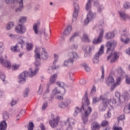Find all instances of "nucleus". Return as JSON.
<instances>
[{"mask_svg": "<svg viewBox=\"0 0 130 130\" xmlns=\"http://www.w3.org/2000/svg\"><path fill=\"white\" fill-rule=\"evenodd\" d=\"M90 105V100L88 99V91H86L84 97L82 99V108L84 111V114L81 115L82 120L84 124H87L89 120V116L92 112V108L90 107H88L87 110V107Z\"/></svg>", "mask_w": 130, "mask_h": 130, "instance_id": "obj_1", "label": "nucleus"}, {"mask_svg": "<svg viewBox=\"0 0 130 130\" xmlns=\"http://www.w3.org/2000/svg\"><path fill=\"white\" fill-rule=\"evenodd\" d=\"M116 44H117V43L115 41L108 42L106 44L107 47V53L110 54L107 57V60L111 59L110 62L112 63L115 62L119 57V53L117 52H114L113 53V50H114V48L116 47Z\"/></svg>", "mask_w": 130, "mask_h": 130, "instance_id": "obj_2", "label": "nucleus"}, {"mask_svg": "<svg viewBox=\"0 0 130 130\" xmlns=\"http://www.w3.org/2000/svg\"><path fill=\"white\" fill-rule=\"evenodd\" d=\"M39 71V68H37L35 71H32V69H29V72L24 71L18 76V82L19 84H24L26 82V77H30L32 78L34 77Z\"/></svg>", "mask_w": 130, "mask_h": 130, "instance_id": "obj_3", "label": "nucleus"}, {"mask_svg": "<svg viewBox=\"0 0 130 130\" xmlns=\"http://www.w3.org/2000/svg\"><path fill=\"white\" fill-rule=\"evenodd\" d=\"M105 80L106 85L111 86V91H113L117 86H119L121 83V78L120 77H118L116 78V82H115V80H114V78L111 75H109Z\"/></svg>", "mask_w": 130, "mask_h": 130, "instance_id": "obj_4", "label": "nucleus"}, {"mask_svg": "<svg viewBox=\"0 0 130 130\" xmlns=\"http://www.w3.org/2000/svg\"><path fill=\"white\" fill-rule=\"evenodd\" d=\"M67 56L69 59L66 61V67H67V68H72L74 64L75 60L78 59L79 57L78 53H76V52L73 51L69 52L67 55Z\"/></svg>", "mask_w": 130, "mask_h": 130, "instance_id": "obj_5", "label": "nucleus"}, {"mask_svg": "<svg viewBox=\"0 0 130 130\" xmlns=\"http://www.w3.org/2000/svg\"><path fill=\"white\" fill-rule=\"evenodd\" d=\"M100 99L102 100L103 102L100 103L99 109L100 111H105V110H106L107 105H108V104L109 105H110L111 100H108L107 98H104L103 95H100Z\"/></svg>", "mask_w": 130, "mask_h": 130, "instance_id": "obj_6", "label": "nucleus"}, {"mask_svg": "<svg viewBox=\"0 0 130 130\" xmlns=\"http://www.w3.org/2000/svg\"><path fill=\"white\" fill-rule=\"evenodd\" d=\"M123 32L124 34L121 36L120 40L125 44H129L130 42L129 33L126 29H125Z\"/></svg>", "mask_w": 130, "mask_h": 130, "instance_id": "obj_7", "label": "nucleus"}, {"mask_svg": "<svg viewBox=\"0 0 130 130\" xmlns=\"http://www.w3.org/2000/svg\"><path fill=\"white\" fill-rule=\"evenodd\" d=\"M73 7L74 8V11L73 14L72 21L75 22V21H77V19H78V17L79 16V10H80V7L79 6V4H78V3L76 2L74 3Z\"/></svg>", "mask_w": 130, "mask_h": 130, "instance_id": "obj_8", "label": "nucleus"}, {"mask_svg": "<svg viewBox=\"0 0 130 130\" xmlns=\"http://www.w3.org/2000/svg\"><path fill=\"white\" fill-rule=\"evenodd\" d=\"M104 53V46L102 45L100 47L98 52L96 53L93 58V62L94 63H98L99 62V56Z\"/></svg>", "mask_w": 130, "mask_h": 130, "instance_id": "obj_9", "label": "nucleus"}, {"mask_svg": "<svg viewBox=\"0 0 130 130\" xmlns=\"http://www.w3.org/2000/svg\"><path fill=\"white\" fill-rule=\"evenodd\" d=\"M104 35V29H101L100 34L97 38H94L92 43L93 44H100L102 42V39H103V35Z\"/></svg>", "mask_w": 130, "mask_h": 130, "instance_id": "obj_10", "label": "nucleus"}, {"mask_svg": "<svg viewBox=\"0 0 130 130\" xmlns=\"http://www.w3.org/2000/svg\"><path fill=\"white\" fill-rule=\"evenodd\" d=\"M0 62L5 68H7L8 70H11V61L4 59V57L2 54H0Z\"/></svg>", "mask_w": 130, "mask_h": 130, "instance_id": "obj_11", "label": "nucleus"}, {"mask_svg": "<svg viewBox=\"0 0 130 130\" xmlns=\"http://www.w3.org/2000/svg\"><path fill=\"white\" fill-rule=\"evenodd\" d=\"M60 119V117L57 116L56 118H53L52 120L49 121V124L51 125V127L53 128L56 127L58 125V122H59V120Z\"/></svg>", "mask_w": 130, "mask_h": 130, "instance_id": "obj_12", "label": "nucleus"}, {"mask_svg": "<svg viewBox=\"0 0 130 130\" xmlns=\"http://www.w3.org/2000/svg\"><path fill=\"white\" fill-rule=\"evenodd\" d=\"M15 31L19 34H23L26 32V28L22 24H18L15 28Z\"/></svg>", "mask_w": 130, "mask_h": 130, "instance_id": "obj_13", "label": "nucleus"}, {"mask_svg": "<svg viewBox=\"0 0 130 130\" xmlns=\"http://www.w3.org/2000/svg\"><path fill=\"white\" fill-rule=\"evenodd\" d=\"M93 17H94V14H93V12H91V11H90L87 14L86 19L84 20V25H88L89 22L93 20Z\"/></svg>", "mask_w": 130, "mask_h": 130, "instance_id": "obj_14", "label": "nucleus"}, {"mask_svg": "<svg viewBox=\"0 0 130 130\" xmlns=\"http://www.w3.org/2000/svg\"><path fill=\"white\" fill-rule=\"evenodd\" d=\"M126 100L124 98V96L122 95V96H120L119 99H113L112 103L113 104H116L117 103H123V102H125Z\"/></svg>", "mask_w": 130, "mask_h": 130, "instance_id": "obj_15", "label": "nucleus"}, {"mask_svg": "<svg viewBox=\"0 0 130 130\" xmlns=\"http://www.w3.org/2000/svg\"><path fill=\"white\" fill-rule=\"evenodd\" d=\"M93 6L95 8H98V13H102V11H103V9H104V6H103V5H100L99 2L97 1L94 2Z\"/></svg>", "mask_w": 130, "mask_h": 130, "instance_id": "obj_16", "label": "nucleus"}, {"mask_svg": "<svg viewBox=\"0 0 130 130\" xmlns=\"http://www.w3.org/2000/svg\"><path fill=\"white\" fill-rule=\"evenodd\" d=\"M57 78V74H55L51 76L50 78L49 82L47 83V86H50L52 85V84H54L55 83V81L56 80V78Z\"/></svg>", "mask_w": 130, "mask_h": 130, "instance_id": "obj_17", "label": "nucleus"}, {"mask_svg": "<svg viewBox=\"0 0 130 130\" xmlns=\"http://www.w3.org/2000/svg\"><path fill=\"white\" fill-rule=\"evenodd\" d=\"M40 26V21H38L37 22H36L32 26V29L36 34H38L39 33V30H38V28Z\"/></svg>", "mask_w": 130, "mask_h": 130, "instance_id": "obj_18", "label": "nucleus"}, {"mask_svg": "<svg viewBox=\"0 0 130 130\" xmlns=\"http://www.w3.org/2000/svg\"><path fill=\"white\" fill-rule=\"evenodd\" d=\"M48 54H47V52H45V48H42V52L41 54V57L42 59L43 60H45L46 59H47V56Z\"/></svg>", "mask_w": 130, "mask_h": 130, "instance_id": "obj_19", "label": "nucleus"}, {"mask_svg": "<svg viewBox=\"0 0 130 130\" xmlns=\"http://www.w3.org/2000/svg\"><path fill=\"white\" fill-rule=\"evenodd\" d=\"M100 124L98 123L97 122H93L91 124V128L92 130H98L100 129Z\"/></svg>", "mask_w": 130, "mask_h": 130, "instance_id": "obj_20", "label": "nucleus"}, {"mask_svg": "<svg viewBox=\"0 0 130 130\" xmlns=\"http://www.w3.org/2000/svg\"><path fill=\"white\" fill-rule=\"evenodd\" d=\"M120 17L123 19V20H126V19H130V16L127 15L125 13L122 11H118Z\"/></svg>", "mask_w": 130, "mask_h": 130, "instance_id": "obj_21", "label": "nucleus"}, {"mask_svg": "<svg viewBox=\"0 0 130 130\" xmlns=\"http://www.w3.org/2000/svg\"><path fill=\"white\" fill-rule=\"evenodd\" d=\"M105 39L107 40H109V39H112V38H114V33L112 32H109L106 33L105 35Z\"/></svg>", "mask_w": 130, "mask_h": 130, "instance_id": "obj_22", "label": "nucleus"}, {"mask_svg": "<svg viewBox=\"0 0 130 130\" xmlns=\"http://www.w3.org/2000/svg\"><path fill=\"white\" fill-rule=\"evenodd\" d=\"M76 120L73 118H69L67 119V123L70 126H75V122Z\"/></svg>", "mask_w": 130, "mask_h": 130, "instance_id": "obj_23", "label": "nucleus"}, {"mask_svg": "<svg viewBox=\"0 0 130 130\" xmlns=\"http://www.w3.org/2000/svg\"><path fill=\"white\" fill-rule=\"evenodd\" d=\"M7 122L6 121H3L0 123V130H7Z\"/></svg>", "mask_w": 130, "mask_h": 130, "instance_id": "obj_24", "label": "nucleus"}, {"mask_svg": "<svg viewBox=\"0 0 130 130\" xmlns=\"http://www.w3.org/2000/svg\"><path fill=\"white\" fill-rule=\"evenodd\" d=\"M83 50L85 51L86 53H90L92 51V48L90 46H84L83 47Z\"/></svg>", "mask_w": 130, "mask_h": 130, "instance_id": "obj_25", "label": "nucleus"}, {"mask_svg": "<svg viewBox=\"0 0 130 130\" xmlns=\"http://www.w3.org/2000/svg\"><path fill=\"white\" fill-rule=\"evenodd\" d=\"M92 8V5H91V0H87V2L85 5V10L87 11L91 10V8Z\"/></svg>", "mask_w": 130, "mask_h": 130, "instance_id": "obj_26", "label": "nucleus"}, {"mask_svg": "<svg viewBox=\"0 0 130 130\" xmlns=\"http://www.w3.org/2000/svg\"><path fill=\"white\" fill-rule=\"evenodd\" d=\"M117 73L119 76H120V78H121V77H122V76H123V74H124V72H123V70L122 69V68L119 67L117 69Z\"/></svg>", "mask_w": 130, "mask_h": 130, "instance_id": "obj_27", "label": "nucleus"}, {"mask_svg": "<svg viewBox=\"0 0 130 130\" xmlns=\"http://www.w3.org/2000/svg\"><path fill=\"white\" fill-rule=\"evenodd\" d=\"M82 40L84 42H90V39H89V36L88 35H87V34H83Z\"/></svg>", "mask_w": 130, "mask_h": 130, "instance_id": "obj_28", "label": "nucleus"}, {"mask_svg": "<svg viewBox=\"0 0 130 130\" xmlns=\"http://www.w3.org/2000/svg\"><path fill=\"white\" fill-rule=\"evenodd\" d=\"M72 32V25H68L66 29V35H70Z\"/></svg>", "mask_w": 130, "mask_h": 130, "instance_id": "obj_29", "label": "nucleus"}, {"mask_svg": "<svg viewBox=\"0 0 130 130\" xmlns=\"http://www.w3.org/2000/svg\"><path fill=\"white\" fill-rule=\"evenodd\" d=\"M56 69H58V66L55 67L53 66L50 67L48 69V73H49V74H52V73H53V70H56Z\"/></svg>", "mask_w": 130, "mask_h": 130, "instance_id": "obj_30", "label": "nucleus"}, {"mask_svg": "<svg viewBox=\"0 0 130 130\" xmlns=\"http://www.w3.org/2000/svg\"><path fill=\"white\" fill-rule=\"evenodd\" d=\"M81 110H82V109H80L79 107H76L75 109V111L73 114L74 116H77L78 115V113H79V112H81Z\"/></svg>", "mask_w": 130, "mask_h": 130, "instance_id": "obj_31", "label": "nucleus"}, {"mask_svg": "<svg viewBox=\"0 0 130 130\" xmlns=\"http://www.w3.org/2000/svg\"><path fill=\"white\" fill-rule=\"evenodd\" d=\"M15 46L18 51V52H20V50H22L23 49V45L21 44V43H18L16 44Z\"/></svg>", "mask_w": 130, "mask_h": 130, "instance_id": "obj_32", "label": "nucleus"}, {"mask_svg": "<svg viewBox=\"0 0 130 130\" xmlns=\"http://www.w3.org/2000/svg\"><path fill=\"white\" fill-rule=\"evenodd\" d=\"M122 95L124 96V98L126 100V101L129 100L130 95L129 93H128L127 91L124 92Z\"/></svg>", "mask_w": 130, "mask_h": 130, "instance_id": "obj_33", "label": "nucleus"}, {"mask_svg": "<svg viewBox=\"0 0 130 130\" xmlns=\"http://www.w3.org/2000/svg\"><path fill=\"white\" fill-rule=\"evenodd\" d=\"M20 41L18 43H20L21 45H25V42L27 41V38L20 37Z\"/></svg>", "mask_w": 130, "mask_h": 130, "instance_id": "obj_34", "label": "nucleus"}, {"mask_svg": "<svg viewBox=\"0 0 130 130\" xmlns=\"http://www.w3.org/2000/svg\"><path fill=\"white\" fill-rule=\"evenodd\" d=\"M24 9V6L23 4H19V6L17 8L15 9V12L18 13V12H21L22 10Z\"/></svg>", "mask_w": 130, "mask_h": 130, "instance_id": "obj_35", "label": "nucleus"}, {"mask_svg": "<svg viewBox=\"0 0 130 130\" xmlns=\"http://www.w3.org/2000/svg\"><path fill=\"white\" fill-rule=\"evenodd\" d=\"M32 48H33V44L32 43H26V50L28 51H30V50H32Z\"/></svg>", "mask_w": 130, "mask_h": 130, "instance_id": "obj_36", "label": "nucleus"}, {"mask_svg": "<svg viewBox=\"0 0 130 130\" xmlns=\"http://www.w3.org/2000/svg\"><path fill=\"white\" fill-rule=\"evenodd\" d=\"M14 26V22H10L8 23L6 26V29L7 30H11L12 28Z\"/></svg>", "mask_w": 130, "mask_h": 130, "instance_id": "obj_37", "label": "nucleus"}, {"mask_svg": "<svg viewBox=\"0 0 130 130\" xmlns=\"http://www.w3.org/2000/svg\"><path fill=\"white\" fill-rule=\"evenodd\" d=\"M59 57V56L57 55V54H54V61L53 62V64H55L57 61H58V58Z\"/></svg>", "mask_w": 130, "mask_h": 130, "instance_id": "obj_38", "label": "nucleus"}, {"mask_svg": "<svg viewBox=\"0 0 130 130\" xmlns=\"http://www.w3.org/2000/svg\"><path fill=\"white\" fill-rule=\"evenodd\" d=\"M33 128H34V123H33L32 122H30L27 126V129L33 130Z\"/></svg>", "mask_w": 130, "mask_h": 130, "instance_id": "obj_39", "label": "nucleus"}, {"mask_svg": "<svg viewBox=\"0 0 130 130\" xmlns=\"http://www.w3.org/2000/svg\"><path fill=\"white\" fill-rule=\"evenodd\" d=\"M4 49H5V45H4V43L0 42V53H3V52H4Z\"/></svg>", "mask_w": 130, "mask_h": 130, "instance_id": "obj_40", "label": "nucleus"}, {"mask_svg": "<svg viewBox=\"0 0 130 130\" xmlns=\"http://www.w3.org/2000/svg\"><path fill=\"white\" fill-rule=\"evenodd\" d=\"M77 36H79V32H76L72 36V37L70 38V41H73L74 39H75V37H77Z\"/></svg>", "mask_w": 130, "mask_h": 130, "instance_id": "obj_41", "label": "nucleus"}, {"mask_svg": "<svg viewBox=\"0 0 130 130\" xmlns=\"http://www.w3.org/2000/svg\"><path fill=\"white\" fill-rule=\"evenodd\" d=\"M102 76L101 77L100 81L103 82L104 80V68L103 67L102 68Z\"/></svg>", "mask_w": 130, "mask_h": 130, "instance_id": "obj_42", "label": "nucleus"}, {"mask_svg": "<svg viewBox=\"0 0 130 130\" xmlns=\"http://www.w3.org/2000/svg\"><path fill=\"white\" fill-rule=\"evenodd\" d=\"M0 79L3 82H5V80H6V75L2 72H0Z\"/></svg>", "mask_w": 130, "mask_h": 130, "instance_id": "obj_43", "label": "nucleus"}, {"mask_svg": "<svg viewBox=\"0 0 130 130\" xmlns=\"http://www.w3.org/2000/svg\"><path fill=\"white\" fill-rule=\"evenodd\" d=\"M3 118L4 119H9V113L7 111H5L3 113Z\"/></svg>", "mask_w": 130, "mask_h": 130, "instance_id": "obj_44", "label": "nucleus"}, {"mask_svg": "<svg viewBox=\"0 0 130 130\" xmlns=\"http://www.w3.org/2000/svg\"><path fill=\"white\" fill-rule=\"evenodd\" d=\"M11 50L13 52H19L18 51V49H17V47L16 46H12L11 47Z\"/></svg>", "mask_w": 130, "mask_h": 130, "instance_id": "obj_45", "label": "nucleus"}, {"mask_svg": "<svg viewBox=\"0 0 130 130\" xmlns=\"http://www.w3.org/2000/svg\"><path fill=\"white\" fill-rule=\"evenodd\" d=\"M123 111L124 113L128 114L130 112V109L128 108V106H126L124 108Z\"/></svg>", "mask_w": 130, "mask_h": 130, "instance_id": "obj_46", "label": "nucleus"}, {"mask_svg": "<svg viewBox=\"0 0 130 130\" xmlns=\"http://www.w3.org/2000/svg\"><path fill=\"white\" fill-rule=\"evenodd\" d=\"M26 20H27V18L25 17H21L19 19V22L24 24L26 22Z\"/></svg>", "mask_w": 130, "mask_h": 130, "instance_id": "obj_47", "label": "nucleus"}, {"mask_svg": "<svg viewBox=\"0 0 130 130\" xmlns=\"http://www.w3.org/2000/svg\"><path fill=\"white\" fill-rule=\"evenodd\" d=\"M20 68V65L17 64H14L12 66V69L13 71H16V70H18Z\"/></svg>", "mask_w": 130, "mask_h": 130, "instance_id": "obj_48", "label": "nucleus"}, {"mask_svg": "<svg viewBox=\"0 0 130 130\" xmlns=\"http://www.w3.org/2000/svg\"><path fill=\"white\" fill-rule=\"evenodd\" d=\"M35 59L36 60H41V56L40 54H39V53H37V54H36L35 55Z\"/></svg>", "mask_w": 130, "mask_h": 130, "instance_id": "obj_49", "label": "nucleus"}, {"mask_svg": "<svg viewBox=\"0 0 130 130\" xmlns=\"http://www.w3.org/2000/svg\"><path fill=\"white\" fill-rule=\"evenodd\" d=\"M123 8L125 9H130V3L125 2L123 4Z\"/></svg>", "mask_w": 130, "mask_h": 130, "instance_id": "obj_50", "label": "nucleus"}, {"mask_svg": "<svg viewBox=\"0 0 130 130\" xmlns=\"http://www.w3.org/2000/svg\"><path fill=\"white\" fill-rule=\"evenodd\" d=\"M47 102H45V103H44L42 106V110H45L47 108Z\"/></svg>", "mask_w": 130, "mask_h": 130, "instance_id": "obj_51", "label": "nucleus"}, {"mask_svg": "<svg viewBox=\"0 0 130 130\" xmlns=\"http://www.w3.org/2000/svg\"><path fill=\"white\" fill-rule=\"evenodd\" d=\"M58 106L60 108H66V104L63 102H59L58 103Z\"/></svg>", "mask_w": 130, "mask_h": 130, "instance_id": "obj_52", "label": "nucleus"}, {"mask_svg": "<svg viewBox=\"0 0 130 130\" xmlns=\"http://www.w3.org/2000/svg\"><path fill=\"white\" fill-rule=\"evenodd\" d=\"M100 101V99L98 97H94L92 99V103H97V102H99Z\"/></svg>", "mask_w": 130, "mask_h": 130, "instance_id": "obj_53", "label": "nucleus"}, {"mask_svg": "<svg viewBox=\"0 0 130 130\" xmlns=\"http://www.w3.org/2000/svg\"><path fill=\"white\" fill-rule=\"evenodd\" d=\"M17 103H18V102H17V101H16L14 99H13L11 100L10 104H11V106H14V105H16V104H17Z\"/></svg>", "mask_w": 130, "mask_h": 130, "instance_id": "obj_54", "label": "nucleus"}, {"mask_svg": "<svg viewBox=\"0 0 130 130\" xmlns=\"http://www.w3.org/2000/svg\"><path fill=\"white\" fill-rule=\"evenodd\" d=\"M102 126H106V125H108V121L104 120L101 123Z\"/></svg>", "mask_w": 130, "mask_h": 130, "instance_id": "obj_55", "label": "nucleus"}, {"mask_svg": "<svg viewBox=\"0 0 130 130\" xmlns=\"http://www.w3.org/2000/svg\"><path fill=\"white\" fill-rule=\"evenodd\" d=\"M115 96L116 98H113V99H119L120 98V93H119V92L118 91H116L115 93Z\"/></svg>", "mask_w": 130, "mask_h": 130, "instance_id": "obj_56", "label": "nucleus"}, {"mask_svg": "<svg viewBox=\"0 0 130 130\" xmlns=\"http://www.w3.org/2000/svg\"><path fill=\"white\" fill-rule=\"evenodd\" d=\"M82 67H84V68L86 72H90V68H89V66L86 65V64H83Z\"/></svg>", "mask_w": 130, "mask_h": 130, "instance_id": "obj_57", "label": "nucleus"}, {"mask_svg": "<svg viewBox=\"0 0 130 130\" xmlns=\"http://www.w3.org/2000/svg\"><path fill=\"white\" fill-rule=\"evenodd\" d=\"M50 86H48V87L47 88V89L46 90V91H45V94H43V97L44 99H45V94H48V93H49V87Z\"/></svg>", "mask_w": 130, "mask_h": 130, "instance_id": "obj_58", "label": "nucleus"}, {"mask_svg": "<svg viewBox=\"0 0 130 130\" xmlns=\"http://www.w3.org/2000/svg\"><path fill=\"white\" fill-rule=\"evenodd\" d=\"M111 111H112V109H110L108 110L107 113V118H110L111 117Z\"/></svg>", "mask_w": 130, "mask_h": 130, "instance_id": "obj_59", "label": "nucleus"}, {"mask_svg": "<svg viewBox=\"0 0 130 130\" xmlns=\"http://www.w3.org/2000/svg\"><path fill=\"white\" fill-rule=\"evenodd\" d=\"M9 37H10V38H11V39H13V40H15L16 39V38H17V36L16 35H13L12 34H10L9 35Z\"/></svg>", "mask_w": 130, "mask_h": 130, "instance_id": "obj_60", "label": "nucleus"}, {"mask_svg": "<svg viewBox=\"0 0 130 130\" xmlns=\"http://www.w3.org/2000/svg\"><path fill=\"white\" fill-rule=\"evenodd\" d=\"M15 3H18L19 5H23V0H14L13 4Z\"/></svg>", "mask_w": 130, "mask_h": 130, "instance_id": "obj_61", "label": "nucleus"}, {"mask_svg": "<svg viewBox=\"0 0 130 130\" xmlns=\"http://www.w3.org/2000/svg\"><path fill=\"white\" fill-rule=\"evenodd\" d=\"M53 93L54 95H56V94H59L60 91L57 90V88L55 87V89L53 90Z\"/></svg>", "mask_w": 130, "mask_h": 130, "instance_id": "obj_62", "label": "nucleus"}, {"mask_svg": "<svg viewBox=\"0 0 130 130\" xmlns=\"http://www.w3.org/2000/svg\"><path fill=\"white\" fill-rule=\"evenodd\" d=\"M126 84H127L128 85L130 84V77H129L128 76H126Z\"/></svg>", "mask_w": 130, "mask_h": 130, "instance_id": "obj_63", "label": "nucleus"}, {"mask_svg": "<svg viewBox=\"0 0 130 130\" xmlns=\"http://www.w3.org/2000/svg\"><path fill=\"white\" fill-rule=\"evenodd\" d=\"M114 130H122V128L121 127L114 126L113 127Z\"/></svg>", "mask_w": 130, "mask_h": 130, "instance_id": "obj_64", "label": "nucleus"}]
</instances>
